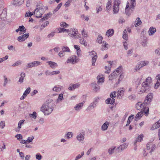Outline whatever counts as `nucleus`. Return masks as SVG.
Here are the masks:
<instances>
[{
    "mask_svg": "<svg viewBox=\"0 0 160 160\" xmlns=\"http://www.w3.org/2000/svg\"><path fill=\"white\" fill-rule=\"evenodd\" d=\"M98 83L95 82H93L91 84V86L93 88V90L96 92H98L100 90V87Z\"/></svg>",
    "mask_w": 160,
    "mask_h": 160,
    "instance_id": "f8f14e48",
    "label": "nucleus"
},
{
    "mask_svg": "<svg viewBox=\"0 0 160 160\" xmlns=\"http://www.w3.org/2000/svg\"><path fill=\"white\" fill-rule=\"evenodd\" d=\"M47 63H48L50 66V67L53 69L55 68L58 66L57 64L54 62L48 61L47 62Z\"/></svg>",
    "mask_w": 160,
    "mask_h": 160,
    "instance_id": "a878e982",
    "label": "nucleus"
},
{
    "mask_svg": "<svg viewBox=\"0 0 160 160\" xmlns=\"http://www.w3.org/2000/svg\"><path fill=\"white\" fill-rule=\"evenodd\" d=\"M25 77V74L24 72H22L20 74V77L19 78L18 82H20V83L23 82V80Z\"/></svg>",
    "mask_w": 160,
    "mask_h": 160,
    "instance_id": "72a5a7b5",
    "label": "nucleus"
},
{
    "mask_svg": "<svg viewBox=\"0 0 160 160\" xmlns=\"http://www.w3.org/2000/svg\"><path fill=\"white\" fill-rule=\"evenodd\" d=\"M125 89L122 88L120 89L118 92L117 98L119 99L122 98V97L124 96Z\"/></svg>",
    "mask_w": 160,
    "mask_h": 160,
    "instance_id": "9b49d317",
    "label": "nucleus"
},
{
    "mask_svg": "<svg viewBox=\"0 0 160 160\" xmlns=\"http://www.w3.org/2000/svg\"><path fill=\"white\" fill-rule=\"evenodd\" d=\"M29 35V33H27L24 34L18 37L17 40L19 42H23L28 38Z\"/></svg>",
    "mask_w": 160,
    "mask_h": 160,
    "instance_id": "9d476101",
    "label": "nucleus"
},
{
    "mask_svg": "<svg viewBox=\"0 0 160 160\" xmlns=\"http://www.w3.org/2000/svg\"><path fill=\"white\" fill-rule=\"evenodd\" d=\"M156 31V30L155 28L151 27L149 29L148 32L149 35L151 36Z\"/></svg>",
    "mask_w": 160,
    "mask_h": 160,
    "instance_id": "c85d7f7f",
    "label": "nucleus"
},
{
    "mask_svg": "<svg viewBox=\"0 0 160 160\" xmlns=\"http://www.w3.org/2000/svg\"><path fill=\"white\" fill-rule=\"evenodd\" d=\"M24 2V0H13L12 4L17 6L21 5Z\"/></svg>",
    "mask_w": 160,
    "mask_h": 160,
    "instance_id": "5701e85b",
    "label": "nucleus"
},
{
    "mask_svg": "<svg viewBox=\"0 0 160 160\" xmlns=\"http://www.w3.org/2000/svg\"><path fill=\"white\" fill-rule=\"evenodd\" d=\"M153 97V94L152 93H149L146 97L145 100L142 103L141 102H138L136 105V108L138 110L143 109L145 115L147 116L149 114V108L146 106L151 104Z\"/></svg>",
    "mask_w": 160,
    "mask_h": 160,
    "instance_id": "f257e3e1",
    "label": "nucleus"
},
{
    "mask_svg": "<svg viewBox=\"0 0 160 160\" xmlns=\"http://www.w3.org/2000/svg\"><path fill=\"white\" fill-rule=\"evenodd\" d=\"M75 32L74 34H70L71 37L75 39H79V42L82 44L84 46L86 47L87 46L88 43L84 38H82L81 36H80V34L78 32V29H75Z\"/></svg>",
    "mask_w": 160,
    "mask_h": 160,
    "instance_id": "39448f33",
    "label": "nucleus"
},
{
    "mask_svg": "<svg viewBox=\"0 0 160 160\" xmlns=\"http://www.w3.org/2000/svg\"><path fill=\"white\" fill-rule=\"evenodd\" d=\"M109 122L108 121H106L102 125L101 129L102 131L107 130L109 125Z\"/></svg>",
    "mask_w": 160,
    "mask_h": 160,
    "instance_id": "aec40b11",
    "label": "nucleus"
},
{
    "mask_svg": "<svg viewBox=\"0 0 160 160\" xmlns=\"http://www.w3.org/2000/svg\"><path fill=\"white\" fill-rule=\"evenodd\" d=\"M32 62L33 67L38 66L39 65H41L42 63L41 62H40L38 61H34Z\"/></svg>",
    "mask_w": 160,
    "mask_h": 160,
    "instance_id": "c03bdc74",
    "label": "nucleus"
},
{
    "mask_svg": "<svg viewBox=\"0 0 160 160\" xmlns=\"http://www.w3.org/2000/svg\"><path fill=\"white\" fill-rule=\"evenodd\" d=\"M96 106L97 104L93 102L90 104L89 106L88 107L87 109V110H90L91 109L94 108L96 107Z\"/></svg>",
    "mask_w": 160,
    "mask_h": 160,
    "instance_id": "2f4dec72",
    "label": "nucleus"
},
{
    "mask_svg": "<svg viewBox=\"0 0 160 160\" xmlns=\"http://www.w3.org/2000/svg\"><path fill=\"white\" fill-rule=\"evenodd\" d=\"M152 82V80L151 77H149L147 78L145 81L143 82L142 83V87L140 91H138V93L148 92L149 91L151 88L150 84Z\"/></svg>",
    "mask_w": 160,
    "mask_h": 160,
    "instance_id": "7ed1b4c3",
    "label": "nucleus"
},
{
    "mask_svg": "<svg viewBox=\"0 0 160 160\" xmlns=\"http://www.w3.org/2000/svg\"><path fill=\"white\" fill-rule=\"evenodd\" d=\"M102 8L101 7V6L99 5H97L96 7V10H97V13H98L102 11Z\"/></svg>",
    "mask_w": 160,
    "mask_h": 160,
    "instance_id": "6e6d98bb",
    "label": "nucleus"
},
{
    "mask_svg": "<svg viewBox=\"0 0 160 160\" xmlns=\"http://www.w3.org/2000/svg\"><path fill=\"white\" fill-rule=\"evenodd\" d=\"M149 62L147 61H141L140 62V64L142 67H144V66H146L148 64Z\"/></svg>",
    "mask_w": 160,
    "mask_h": 160,
    "instance_id": "79ce46f5",
    "label": "nucleus"
},
{
    "mask_svg": "<svg viewBox=\"0 0 160 160\" xmlns=\"http://www.w3.org/2000/svg\"><path fill=\"white\" fill-rule=\"evenodd\" d=\"M76 138L79 142L82 141L84 138V134L83 133H80L78 134Z\"/></svg>",
    "mask_w": 160,
    "mask_h": 160,
    "instance_id": "a211bd4d",
    "label": "nucleus"
},
{
    "mask_svg": "<svg viewBox=\"0 0 160 160\" xmlns=\"http://www.w3.org/2000/svg\"><path fill=\"white\" fill-rule=\"evenodd\" d=\"M116 92H113L111 93L110 94V96L111 98H115L116 97Z\"/></svg>",
    "mask_w": 160,
    "mask_h": 160,
    "instance_id": "69168bd1",
    "label": "nucleus"
},
{
    "mask_svg": "<svg viewBox=\"0 0 160 160\" xmlns=\"http://www.w3.org/2000/svg\"><path fill=\"white\" fill-rule=\"evenodd\" d=\"M52 14L50 13H48V14H45L43 18L40 19V22H42L43 21L45 20L46 19H47L49 18V16L51 15Z\"/></svg>",
    "mask_w": 160,
    "mask_h": 160,
    "instance_id": "4c0bfd02",
    "label": "nucleus"
},
{
    "mask_svg": "<svg viewBox=\"0 0 160 160\" xmlns=\"http://www.w3.org/2000/svg\"><path fill=\"white\" fill-rule=\"evenodd\" d=\"M73 136L72 132H68L66 133L64 136V138L66 139H68L71 138Z\"/></svg>",
    "mask_w": 160,
    "mask_h": 160,
    "instance_id": "412c9836",
    "label": "nucleus"
},
{
    "mask_svg": "<svg viewBox=\"0 0 160 160\" xmlns=\"http://www.w3.org/2000/svg\"><path fill=\"white\" fill-rule=\"evenodd\" d=\"M21 63H22L21 61L20 60L18 61H17V62H16L14 63H13L12 65V67H15L16 66H18V65H20L21 64Z\"/></svg>",
    "mask_w": 160,
    "mask_h": 160,
    "instance_id": "de8ad7c7",
    "label": "nucleus"
},
{
    "mask_svg": "<svg viewBox=\"0 0 160 160\" xmlns=\"http://www.w3.org/2000/svg\"><path fill=\"white\" fill-rule=\"evenodd\" d=\"M144 112L141 111L138 112L136 115L134 120L135 121H138L140 119L143 115V112Z\"/></svg>",
    "mask_w": 160,
    "mask_h": 160,
    "instance_id": "6ab92c4d",
    "label": "nucleus"
},
{
    "mask_svg": "<svg viewBox=\"0 0 160 160\" xmlns=\"http://www.w3.org/2000/svg\"><path fill=\"white\" fill-rule=\"evenodd\" d=\"M79 61V58H77V56L72 55L67 59L66 63H71L73 64L78 62Z\"/></svg>",
    "mask_w": 160,
    "mask_h": 160,
    "instance_id": "6e6552de",
    "label": "nucleus"
},
{
    "mask_svg": "<svg viewBox=\"0 0 160 160\" xmlns=\"http://www.w3.org/2000/svg\"><path fill=\"white\" fill-rule=\"evenodd\" d=\"M74 0H68L65 3L64 6L66 8H68L70 6V3L72 2Z\"/></svg>",
    "mask_w": 160,
    "mask_h": 160,
    "instance_id": "a18cd8bd",
    "label": "nucleus"
},
{
    "mask_svg": "<svg viewBox=\"0 0 160 160\" xmlns=\"http://www.w3.org/2000/svg\"><path fill=\"white\" fill-rule=\"evenodd\" d=\"M75 29H72L70 30H69L68 29H67L63 28H60L59 30V32H64L66 31L68 32L69 35L71 37L70 34H74V33L75 32L74 31H75Z\"/></svg>",
    "mask_w": 160,
    "mask_h": 160,
    "instance_id": "1a4fd4ad",
    "label": "nucleus"
},
{
    "mask_svg": "<svg viewBox=\"0 0 160 160\" xmlns=\"http://www.w3.org/2000/svg\"><path fill=\"white\" fill-rule=\"evenodd\" d=\"M84 103L85 102L83 101L82 102L79 103L78 104H77L76 105V106L74 107V108L76 111H80L83 107V105Z\"/></svg>",
    "mask_w": 160,
    "mask_h": 160,
    "instance_id": "ddd939ff",
    "label": "nucleus"
},
{
    "mask_svg": "<svg viewBox=\"0 0 160 160\" xmlns=\"http://www.w3.org/2000/svg\"><path fill=\"white\" fill-rule=\"evenodd\" d=\"M159 127H160V119L156 122L151 128V129L154 130Z\"/></svg>",
    "mask_w": 160,
    "mask_h": 160,
    "instance_id": "cd10ccee",
    "label": "nucleus"
},
{
    "mask_svg": "<svg viewBox=\"0 0 160 160\" xmlns=\"http://www.w3.org/2000/svg\"><path fill=\"white\" fill-rule=\"evenodd\" d=\"M53 100L52 99L47 100L40 108V111L43 113L44 115H48L52 112L54 107L52 105Z\"/></svg>",
    "mask_w": 160,
    "mask_h": 160,
    "instance_id": "f03ea898",
    "label": "nucleus"
},
{
    "mask_svg": "<svg viewBox=\"0 0 160 160\" xmlns=\"http://www.w3.org/2000/svg\"><path fill=\"white\" fill-rule=\"evenodd\" d=\"M80 86V84L78 83L75 84H71L68 88V89L70 91H73L74 89L78 88Z\"/></svg>",
    "mask_w": 160,
    "mask_h": 160,
    "instance_id": "f3484780",
    "label": "nucleus"
},
{
    "mask_svg": "<svg viewBox=\"0 0 160 160\" xmlns=\"http://www.w3.org/2000/svg\"><path fill=\"white\" fill-rule=\"evenodd\" d=\"M130 3L128 2L125 8V13L129 16L132 12L136 5V0H130Z\"/></svg>",
    "mask_w": 160,
    "mask_h": 160,
    "instance_id": "20e7f679",
    "label": "nucleus"
},
{
    "mask_svg": "<svg viewBox=\"0 0 160 160\" xmlns=\"http://www.w3.org/2000/svg\"><path fill=\"white\" fill-rule=\"evenodd\" d=\"M160 85V81H157L156 83H155V85L154 88H155L157 89Z\"/></svg>",
    "mask_w": 160,
    "mask_h": 160,
    "instance_id": "e2e57ef3",
    "label": "nucleus"
},
{
    "mask_svg": "<svg viewBox=\"0 0 160 160\" xmlns=\"http://www.w3.org/2000/svg\"><path fill=\"white\" fill-rule=\"evenodd\" d=\"M122 68V66H120L116 70L114 71H116V73H117L118 75L119 72L121 71Z\"/></svg>",
    "mask_w": 160,
    "mask_h": 160,
    "instance_id": "5fc2aeb1",
    "label": "nucleus"
},
{
    "mask_svg": "<svg viewBox=\"0 0 160 160\" xmlns=\"http://www.w3.org/2000/svg\"><path fill=\"white\" fill-rule=\"evenodd\" d=\"M62 50L64 52H70V51L69 48L68 47H63L62 48Z\"/></svg>",
    "mask_w": 160,
    "mask_h": 160,
    "instance_id": "864d4df0",
    "label": "nucleus"
},
{
    "mask_svg": "<svg viewBox=\"0 0 160 160\" xmlns=\"http://www.w3.org/2000/svg\"><path fill=\"white\" fill-rule=\"evenodd\" d=\"M31 91V88L28 87L25 90L23 93L22 96L21 97L20 100H22L24 99L27 96V95L29 94Z\"/></svg>",
    "mask_w": 160,
    "mask_h": 160,
    "instance_id": "4468645a",
    "label": "nucleus"
},
{
    "mask_svg": "<svg viewBox=\"0 0 160 160\" xmlns=\"http://www.w3.org/2000/svg\"><path fill=\"white\" fill-rule=\"evenodd\" d=\"M81 33L83 37L82 38H85L88 37V32L86 31H85L84 29H83L81 31Z\"/></svg>",
    "mask_w": 160,
    "mask_h": 160,
    "instance_id": "a19ab883",
    "label": "nucleus"
},
{
    "mask_svg": "<svg viewBox=\"0 0 160 160\" xmlns=\"http://www.w3.org/2000/svg\"><path fill=\"white\" fill-rule=\"evenodd\" d=\"M7 16L6 10L5 9H4L0 15V17L2 20H4V18H5Z\"/></svg>",
    "mask_w": 160,
    "mask_h": 160,
    "instance_id": "473e14b6",
    "label": "nucleus"
},
{
    "mask_svg": "<svg viewBox=\"0 0 160 160\" xmlns=\"http://www.w3.org/2000/svg\"><path fill=\"white\" fill-rule=\"evenodd\" d=\"M143 137V135L142 134L138 135V137L136 138V140H135L134 142V145H135L136 144L137 142H141L142 140Z\"/></svg>",
    "mask_w": 160,
    "mask_h": 160,
    "instance_id": "c756f323",
    "label": "nucleus"
},
{
    "mask_svg": "<svg viewBox=\"0 0 160 160\" xmlns=\"http://www.w3.org/2000/svg\"><path fill=\"white\" fill-rule=\"evenodd\" d=\"M120 0H115L114 2V5L113 8V14L117 13L119 10V6L120 4Z\"/></svg>",
    "mask_w": 160,
    "mask_h": 160,
    "instance_id": "0eeeda50",
    "label": "nucleus"
},
{
    "mask_svg": "<svg viewBox=\"0 0 160 160\" xmlns=\"http://www.w3.org/2000/svg\"><path fill=\"white\" fill-rule=\"evenodd\" d=\"M64 99L63 98V95L62 93L60 94L59 95L58 98L56 100L57 103H59Z\"/></svg>",
    "mask_w": 160,
    "mask_h": 160,
    "instance_id": "e433bc0d",
    "label": "nucleus"
},
{
    "mask_svg": "<svg viewBox=\"0 0 160 160\" xmlns=\"http://www.w3.org/2000/svg\"><path fill=\"white\" fill-rule=\"evenodd\" d=\"M89 53H90L89 55L91 56L92 57L95 56H97V53L94 51H92L91 52H89Z\"/></svg>",
    "mask_w": 160,
    "mask_h": 160,
    "instance_id": "603ef678",
    "label": "nucleus"
},
{
    "mask_svg": "<svg viewBox=\"0 0 160 160\" xmlns=\"http://www.w3.org/2000/svg\"><path fill=\"white\" fill-rule=\"evenodd\" d=\"M42 11V8L40 7H37L36 8L33 13H32L30 12H27L25 14V17H31L32 15L34 14H36V17L37 18H39L41 17L42 14H41L40 12Z\"/></svg>",
    "mask_w": 160,
    "mask_h": 160,
    "instance_id": "423d86ee",
    "label": "nucleus"
},
{
    "mask_svg": "<svg viewBox=\"0 0 160 160\" xmlns=\"http://www.w3.org/2000/svg\"><path fill=\"white\" fill-rule=\"evenodd\" d=\"M128 146L127 143H125L119 146L117 149L120 150L121 151H122L124 149H126L127 147Z\"/></svg>",
    "mask_w": 160,
    "mask_h": 160,
    "instance_id": "c9c22d12",
    "label": "nucleus"
},
{
    "mask_svg": "<svg viewBox=\"0 0 160 160\" xmlns=\"http://www.w3.org/2000/svg\"><path fill=\"white\" fill-rule=\"evenodd\" d=\"M30 117L35 119L37 118V113L36 112H33L32 114H29Z\"/></svg>",
    "mask_w": 160,
    "mask_h": 160,
    "instance_id": "49530a36",
    "label": "nucleus"
},
{
    "mask_svg": "<svg viewBox=\"0 0 160 160\" xmlns=\"http://www.w3.org/2000/svg\"><path fill=\"white\" fill-rule=\"evenodd\" d=\"M15 137L17 138L18 140H19L20 139H22V135L20 134H17L15 136Z\"/></svg>",
    "mask_w": 160,
    "mask_h": 160,
    "instance_id": "774afa93",
    "label": "nucleus"
},
{
    "mask_svg": "<svg viewBox=\"0 0 160 160\" xmlns=\"http://www.w3.org/2000/svg\"><path fill=\"white\" fill-rule=\"evenodd\" d=\"M141 44L143 47H145L147 46V41L146 38L145 37L143 38V40L142 41Z\"/></svg>",
    "mask_w": 160,
    "mask_h": 160,
    "instance_id": "37998d69",
    "label": "nucleus"
},
{
    "mask_svg": "<svg viewBox=\"0 0 160 160\" xmlns=\"http://www.w3.org/2000/svg\"><path fill=\"white\" fill-rule=\"evenodd\" d=\"M125 22V20L122 17H120L118 20V22L119 23H123L124 22Z\"/></svg>",
    "mask_w": 160,
    "mask_h": 160,
    "instance_id": "338daca9",
    "label": "nucleus"
},
{
    "mask_svg": "<svg viewBox=\"0 0 160 160\" xmlns=\"http://www.w3.org/2000/svg\"><path fill=\"white\" fill-rule=\"evenodd\" d=\"M60 26L62 27L67 28L68 26V25L65 22H62L61 23Z\"/></svg>",
    "mask_w": 160,
    "mask_h": 160,
    "instance_id": "bf43d9fd",
    "label": "nucleus"
},
{
    "mask_svg": "<svg viewBox=\"0 0 160 160\" xmlns=\"http://www.w3.org/2000/svg\"><path fill=\"white\" fill-rule=\"evenodd\" d=\"M42 158V156L39 153H37L36 155V158L38 160H41Z\"/></svg>",
    "mask_w": 160,
    "mask_h": 160,
    "instance_id": "4d7b16f0",
    "label": "nucleus"
},
{
    "mask_svg": "<svg viewBox=\"0 0 160 160\" xmlns=\"http://www.w3.org/2000/svg\"><path fill=\"white\" fill-rule=\"evenodd\" d=\"M100 99V97H96L94 98V100L93 101V102L95 103L97 105L98 103L99 100Z\"/></svg>",
    "mask_w": 160,
    "mask_h": 160,
    "instance_id": "0e129e2a",
    "label": "nucleus"
},
{
    "mask_svg": "<svg viewBox=\"0 0 160 160\" xmlns=\"http://www.w3.org/2000/svg\"><path fill=\"white\" fill-rule=\"evenodd\" d=\"M18 29L20 31L19 32L20 35L24 34L26 32V29L23 25L19 26Z\"/></svg>",
    "mask_w": 160,
    "mask_h": 160,
    "instance_id": "393cba45",
    "label": "nucleus"
},
{
    "mask_svg": "<svg viewBox=\"0 0 160 160\" xmlns=\"http://www.w3.org/2000/svg\"><path fill=\"white\" fill-rule=\"evenodd\" d=\"M114 32L113 29H109L107 31L106 35L108 37L112 36L113 35Z\"/></svg>",
    "mask_w": 160,
    "mask_h": 160,
    "instance_id": "f704fd0d",
    "label": "nucleus"
},
{
    "mask_svg": "<svg viewBox=\"0 0 160 160\" xmlns=\"http://www.w3.org/2000/svg\"><path fill=\"white\" fill-rule=\"evenodd\" d=\"M118 74L116 73V71H114L111 75L109 76V79L110 80H112L113 79L116 78L117 77Z\"/></svg>",
    "mask_w": 160,
    "mask_h": 160,
    "instance_id": "bb28decb",
    "label": "nucleus"
},
{
    "mask_svg": "<svg viewBox=\"0 0 160 160\" xmlns=\"http://www.w3.org/2000/svg\"><path fill=\"white\" fill-rule=\"evenodd\" d=\"M115 102V99L113 98H108L106 100L105 102L107 104H113Z\"/></svg>",
    "mask_w": 160,
    "mask_h": 160,
    "instance_id": "b1692460",
    "label": "nucleus"
},
{
    "mask_svg": "<svg viewBox=\"0 0 160 160\" xmlns=\"http://www.w3.org/2000/svg\"><path fill=\"white\" fill-rule=\"evenodd\" d=\"M34 138L33 136H32L31 137H28L27 141V142H28V143L29 142H31L34 139Z\"/></svg>",
    "mask_w": 160,
    "mask_h": 160,
    "instance_id": "680f3d73",
    "label": "nucleus"
},
{
    "mask_svg": "<svg viewBox=\"0 0 160 160\" xmlns=\"http://www.w3.org/2000/svg\"><path fill=\"white\" fill-rule=\"evenodd\" d=\"M111 1H108L107 3L106 9L107 10H109L111 7Z\"/></svg>",
    "mask_w": 160,
    "mask_h": 160,
    "instance_id": "09e8293b",
    "label": "nucleus"
},
{
    "mask_svg": "<svg viewBox=\"0 0 160 160\" xmlns=\"http://www.w3.org/2000/svg\"><path fill=\"white\" fill-rule=\"evenodd\" d=\"M98 58L97 56H95L92 57V65L94 66L95 65V63Z\"/></svg>",
    "mask_w": 160,
    "mask_h": 160,
    "instance_id": "ea45409f",
    "label": "nucleus"
},
{
    "mask_svg": "<svg viewBox=\"0 0 160 160\" xmlns=\"http://www.w3.org/2000/svg\"><path fill=\"white\" fill-rule=\"evenodd\" d=\"M104 77L102 75H98L97 77L98 80L97 83L98 85L102 84L104 82Z\"/></svg>",
    "mask_w": 160,
    "mask_h": 160,
    "instance_id": "dca6fc26",
    "label": "nucleus"
},
{
    "mask_svg": "<svg viewBox=\"0 0 160 160\" xmlns=\"http://www.w3.org/2000/svg\"><path fill=\"white\" fill-rule=\"evenodd\" d=\"M25 120L22 119L20 120L18 123V127L17 128H15V130L17 132H18L20 131V129L21 128L22 125L24 124Z\"/></svg>",
    "mask_w": 160,
    "mask_h": 160,
    "instance_id": "2eb2a0df",
    "label": "nucleus"
},
{
    "mask_svg": "<svg viewBox=\"0 0 160 160\" xmlns=\"http://www.w3.org/2000/svg\"><path fill=\"white\" fill-rule=\"evenodd\" d=\"M26 67H27V68H26V69L28 68H31L33 67L32 62L28 63L26 66Z\"/></svg>",
    "mask_w": 160,
    "mask_h": 160,
    "instance_id": "052dcab7",
    "label": "nucleus"
},
{
    "mask_svg": "<svg viewBox=\"0 0 160 160\" xmlns=\"http://www.w3.org/2000/svg\"><path fill=\"white\" fill-rule=\"evenodd\" d=\"M115 148L116 147H113L112 148H111L109 149L108 152L110 154H112L113 153Z\"/></svg>",
    "mask_w": 160,
    "mask_h": 160,
    "instance_id": "3c124183",
    "label": "nucleus"
},
{
    "mask_svg": "<svg viewBox=\"0 0 160 160\" xmlns=\"http://www.w3.org/2000/svg\"><path fill=\"white\" fill-rule=\"evenodd\" d=\"M102 39L103 37L100 35H99L97 39V42L99 43H101L102 42Z\"/></svg>",
    "mask_w": 160,
    "mask_h": 160,
    "instance_id": "8fccbe9b",
    "label": "nucleus"
},
{
    "mask_svg": "<svg viewBox=\"0 0 160 160\" xmlns=\"http://www.w3.org/2000/svg\"><path fill=\"white\" fill-rule=\"evenodd\" d=\"M3 78L4 79V82L3 85L4 87H5L8 83L10 82L11 80L10 79L8 78L5 75H3Z\"/></svg>",
    "mask_w": 160,
    "mask_h": 160,
    "instance_id": "4be33fe9",
    "label": "nucleus"
},
{
    "mask_svg": "<svg viewBox=\"0 0 160 160\" xmlns=\"http://www.w3.org/2000/svg\"><path fill=\"white\" fill-rule=\"evenodd\" d=\"M134 24L135 27H137L142 24V22L139 18L138 17L136 18Z\"/></svg>",
    "mask_w": 160,
    "mask_h": 160,
    "instance_id": "7c9ffc66",
    "label": "nucleus"
},
{
    "mask_svg": "<svg viewBox=\"0 0 160 160\" xmlns=\"http://www.w3.org/2000/svg\"><path fill=\"white\" fill-rule=\"evenodd\" d=\"M122 38L123 39L127 40L128 39L127 32L126 30H124L123 32Z\"/></svg>",
    "mask_w": 160,
    "mask_h": 160,
    "instance_id": "58836bf2",
    "label": "nucleus"
},
{
    "mask_svg": "<svg viewBox=\"0 0 160 160\" xmlns=\"http://www.w3.org/2000/svg\"><path fill=\"white\" fill-rule=\"evenodd\" d=\"M142 68V67L141 66L140 64H139L137 65L136 66V67L134 69V70L135 71H137L139 70L140 69V68Z\"/></svg>",
    "mask_w": 160,
    "mask_h": 160,
    "instance_id": "13d9d810",
    "label": "nucleus"
}]
</instances>
